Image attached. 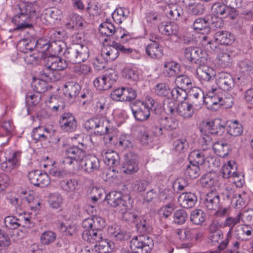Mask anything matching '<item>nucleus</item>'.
I'll return each instance as SVG.
<instances>
[{
  "label": "nucleus",
  "instance_id": "6e6552de",
  "mask_svg": "<svg viewBox=\"0 0 253 253\" xmlns=\"http://www.w3.org/2000/svg\"><path fill=\"white\" fill-rule=\"evenodd\" d=\"M196 106H199L197 102H189L187 99L175 105L173 101L169 102L166 109L170 113L171 116L178 115L185 119L191 118L195 112L200 109Z\"/></svg>",
  "mask_w": 253,
  "mask_h": 253
},
{
  "label": "nucleus",
  "instance_id": "5701e85b",
  "mask_svg": "<svg viewBox=\"0 0 253 253\" xmlns=\"http://www.w3.org/2000/svg\"><path fill=\"white\" fill-rule=\"evenodd\" d=\"M52 56L45 58L46 63L45 69L48 71H62L63 70L62 59L61 57H56L58 54H55L54 52Z\"/></svg>",
  "mask_w": 253,
  "mask_h": 253
},
{
  "label": "nucleus",
  "instance_id": "cd10ccee",
  "mask_svg": "<svg viewBox=\"0 0 253 253\" xmlns=\"http://www.w3.org/2000/svg\"><path fill=\"white\" fill-rule=\"evenodd\" d=\"M238 68L243 75L238 77L237 79L244 83L243 80L248 79L249 74L253 72V63L248 60L241 61L238 64Z\"/></svg>",
  "mask_w": 253,
  "mask_h": 253
},
{
  "label": "nucleus",
  "instance_id": "bf43d9fd",
  "mask_svg": "<svg viewBox=\"0 0 253 253\" xmlns=\"http://www.w3.org/2000/svg\"><path fill=\"white\" fill-rule=\"evenodd\" d=\"M39 93L28 92L26 95V103L28 106L37 105L40 101L41 95Z\"/></svg>",
  "mask_w": 253,
  "mask_h": 253
},
{
  "label": "nucleus",
  "instance_id": "13d9d810",
  "mask_svg": "<svg viewBox=\"0 0 253 253\" xmlns=\"http://www.w3.org/2000/svg\"><path fill=\"white\" fill-rule=\"evenodd\" d=\"M241 219L242 214L241 212L238 213V214L235 217L230 216L226 218L224 221V224L225 226H228L230 227L229 231L227 233L228 236H230L231 235L233 227L236 225L240 222Z\"/></svg>",
  "mask_w": 253,
  "mask_h": 253
},
{
  "label": "nucleus",
  "instance_id": "39448f33",
  "mask_svg": "<svg viewBox=\"0 0 253 253\" xmlns=\"http://www.w3.org/2000/svg\"><path fill=\"white\" fill-rule=\"evenodd\" d=\"M206 96L204 101L209 109L216 110L221 105L230 107L233 104V98L229 97L223 99L219 89L210 86L206 88Z\"/></svg>",
  "mask_w": 253,
  "mask_h": 253
},
{
  "label": "nucleus",
  "instance_id": "680f3d73",
  "mask_svg": "<svg viewBox=\"0 0 253 253\" xmlns=\"http://www.w3.org/2000/svg\"><path fill=\"white\" fill-rule=\"evenodd\" d=\"M103 76L108 84H109L110 88L118 79L117 72L116 70L112 68L107 70Z\"/></svg>",
  "mask_w": 253,
  "mask_h": 253
},
{
  "label": "nucleus",
  "instance_id": "774afa93",
  "mask_svg": "<svg viewBox=\"0 0 253 253\" xmlns=\"http://www.w3.org/2000/svg\"><path fill=\"white\" fill-rule=\"evenodd\" d=\"M187 217L186 211L183 210H178L173 214V221L177 224H183Z\"/></svg>",
  "mask_w": 253,
  "mask_h": 253
},
{
  "label": "nucleus",
  "instance_id": "7c9ffc66",
  "mask_svg": "<svg viewBox=\"0 0 253 253\" xmlns=\"http://www.w3.org/2000/svg\"><path fill=\"white\" fill-rule=\"evenodd\" d=\"M94 247V249L85 248L82 251L83 253H108L110 250V246L109 242L103 238L98 241Z\"/></svg>",
  "mask_w": 253,
  "mask_h": 253
},
{
  "label": "nucleus",
  "instance_id": "aec40b11",
  "mask_svg": "<svg viewBox=\"0 0 253 253\" xmlns=\"http://www.w3.org/2000/svg\"><path fill=\"white\" fill-rule=\"evenodd\" d=\"M200 182L202 186L212 188L214 190H217L220 185L216 173L212 172H208L203 175Z\"/></svg>",
  "mask_w": 253,
  "mask_h": 253
},
{
  "label": "nucleus",
  "instance_id": "58836bf2",
  "mask_svg": "<svg viewBox=\"0 0 253 253\" xmlns=\"http://www.w3.org/2000/svg\"><path fill=\"white\" fill-rule=\"evenodd\" d=\"M50 131L46 128L39 126L34 128L32 136L36 142L39 141H47L49 136Z\"/></svg>",
  "mask_w": 253,
  "mask_h": 253
},
{
  "label": "nucleus",
  "instance_id": "1a4fd4ad",
  "mask_svg": "<svg viewBox=\"0 0 253 253\" xmlns=\"http://www.w3.org/2000/svg\"><path fill=\"white\" fill-rule=\"evenodd\" d=\"M105 200L109 205L117 208L122 214L126 213L132 206L129 196L123 195L121 192L116 191L107 194Z\"/></svg>",
  "mask_w": 253,
  "mask_h": 253
},
{
  "label": "nucleus",
  "instance_id": "f3484780",
  "mask_svg": "<svg viewBox=\"0 0 253 253\" xmlns=\"http://www.w3.org/2000/svg\"><path fill=\"white\" fill-rule=\"evenodd\" d=\"M189 162L198 165L204 163H212L214 165V158L210 155L209 151H204L203 150H195L192 151L189 155Z\"/></svg>",
  "mask_w": 253,
  "mask_h": 253
},
{
  "label": "nucleus",
  "instance_id": "c756f323",
  "mask_svg": "<svg viewBox=\"0 0 253 253\" xmlns=\"http://www.w3.org/2000/svg\"><path fill=\"white\" fill-rule=\"evenodd\" d=\"M101 155L104 163L110 167H115L119 163V157L115 151L110 150H103Z\"/></svg>",
  "mask_w": 253,
  "mask_h": 253
},
{
  "label": "nucleus",
  "instance_id": "de8ad7c7",
  "mask_svg": "<svg viewBox=\"0 0 253 253\" xmlns=\"http://www.w3.org/2000/svg\"><path fill=\"white\" fill-rule=\"evenodd\" d=\"M185 176L189 178H196L200 174V170L199 165L190 163L186 166V168L184 170Z\"/></svg>",
  "mask_w": 253,
  "mask_h": 253
},
{
  "label": "nucleus",
  "instance_id": "c03bdc74",
  "mask_svg": "<svg viewBox=\"0 0 253 253\" xmlns=\"http://www.w3.org/2000/svg\"><path fill=\"white\" fill-rule=\"evenodd\" d=\"M77 121L70 113H64V132H73L77 128Z\"/></svg>",
  "mask_w": 253,
  "mask_h": 253
},
{
  "label": "nucleus",
  "instance_id": "4be33fe9",
  "mask_svg": "<svg viewBox=\"0 0 253 253\" xmlns=\"http://www.w3.org/2000/svg\"><path fill=\"white\" fill-rule=\"evenodd\" d=\"M216 84L220 90H229L234 86V82L232 76L227 73H221L216 80Z\"/></svg>",
  "mask_w": 253,
  "mask_h": 253
},
{
  "label": "nucleus",
  "instance_id": "7ed1b4c3",
  "mask_svg": "<svg viewBox=\"0 0 253 253\" xmlns=\"http://www.w3.org/2000/svg\"><path fill=\"white\" fill-rule=\"evenodd\" d=\"M85 154L82 150L76 147L70 148L66 150L64 164L73 165L75 169L83 170L90 173L97 170L100 167V162L97 158L91 156L85 160Z\"/></svg>",
  "mask_w": 253,
  "mask_h": 253
},
{
  "label": "nucleus",
  "instance_id": "2eb2a0df",
  "mask_svg": "<svg viewBox=\"0 0 253 253\" xmlns=\"http://www.w3.org/2000/svg\"><path fill=\"white\" fill-rule=\"evenodd\" d=\"M235 186L232 183L226 184L222 190L221 194L224 199L230 200L231 203L235 206H243L244 202L241 195L235 194Z\"/></svg>",
  "mask_w": 253,
  "mask_h": 253
},
{
  "label": "nucleus",
  "instance_id": "e2e57ef3",
  "mask_svg": "<svg viewBox=\"0 0 253 253\" xmlns=\"http://www.w3.org/2000/svg\"><path fill=\"white\" fill-rule=\"evenodd\" d=\"M205 7L203 4L199 2L190 3L188 4V11L191 14L201 15L204 13Z\"/></svg>",
  "mask_w": 253,
  "mask_h": 253
},
{
  "label": "nucleus",
  "instance_id": "f03ea898",
  "mask_svg": "<svg viewBox=\"0 0 253 253\" xmlns=\"http://www.w3.org/2000/svg\"><path fill=\"white\" fill-rule=\"evenodd\" d=\"M12 12L13 17L11 21L17 25L15 29L23 30L32 27L29 22L32 19L38 16L40 12V7L36 1L24 2L14 5Z\"/></svg>",
  "mask_w": 253,
  "mask_h": 253
},
{
  "label": "nucleus",
  "instance_id": "412c9836",
  "mask_svg": "<svg viewBox=\"0 0 253 253\" xmlns=\"http://www.w3.org/2000/svg\"><path fill=\"white\" fill-rule=\"evenodd\" d=\"M122 75L129 82H136L142 78V72L131 65L126 66L122 71Z\"/></svg>",
  "mask_w": 253,
  "mask_h": 253
},
{
  "label": "nucleus",
  "instance_id": "603ef678",
  "mask_svg": "<svg viewBox=\"0 0 253 253\" xmlns=\"http://www.w3.org/2000/svg\"><path fill=\"white\" fill-rule=\"evenodd\" d=\"M204 132H202L203 135L199 139V144L202 150L204 151H209L210 155H212L211 149V147L212 145V139L209 135L206 133L204 134Z\"/></svg>",
  "mask_w": 253,
  "mask_h": 253
},
{
  "label": "nucleus",
  "instance_id": "6e6d98bb",
  "mask_svg": "<svg viewBox=\"0 0 253 253\" xmlns=\"http://www.w3.org/2000/svg\"><path fill=\"white\" fill-rule=\"evenodd\" d=\"M228 132L233 136H238L242 134L243 127L241 124L237 121L229 122Z\"/></svg>",
  "mask_w": 253,
  "mask_h": 253
},
{
  "label": "nucleus",
  "instance_id": "4c0bfd02",
  "mask_svg": "<svg viewBox=\"0 0 253 253\" xmlns=\"http://www.w3.org/2000/svg\"><path fill=\"white\" fill-rule=\"evenodd\" d=\"M179 72L180 66L177 62L173 61L165 62L163 68V73L166 76L174 77Z\"/></svg>",
  "mask_w": 253,
  "mask_h": 253
},
{
  "label": "nucleus",
  "instance_id": "4468645a",
  "mask_svg": "<svg viewBox=\"0 0 253 253\" xmlns=\"http://www.w3.org/2000/svg\"><path fill=\"white\" fill-rule=\"evenodd\" d=\"M225 121L221 119L217 118L204 124L201 129V131L221 135L225 131Z\"/></svg>",
  "mask_w": 253,
  "mask_h": 253
},
{
  "label": "nucleus",
  "instance_id": "e433bc0d",
  "mask_svg": "<svg viewBox=\"0 0 253 253\" xmlns=\"http://www.w3.org/2000/svg\"><path fill=\"white\" fill-rule=\"evenodd\" d=\"M116 42H113L112 44L104 46L101 50V53L108 62L116 59L119 56L118 51L115 46Z\"/></svg>",
  "mask_w": 253,
  "mask_h": 253
},
{
  "label": "nucleus",
  "instance_id": "72a5a7b5",
  "mask_svg": "<svg viewBox=\"0 0 253 253\" xmlns=\"http://www.w3.org/2000/svg\"><path fill=\"white\" fill-rule=\"evenodd\" d=\"M123 168L126 173L129 174L137 171L139 169L137 157L135 155H131L130 157L128 156Z\"/></svg>",
  "mask_w": 253,
  "mask_h": 253
},
{
  "label": "nucleus",
  "instance_id": "3c124183",
  "mask_svg": "<svg viewBox=\"0 0 253 253\" xmlns=\"http://www.w3.org/2000/svg\"><path fill=\"white\" fill-rule=\"evenodd\" d=\"M206 213L200 209L193 210L190 214V220L194 224L200 225L203 223L206 219Z\"/></svg>",
  "mask_w": 253,
  "mask_h": 253
},
{
  "label": "nucleus",
  "instance_id": "8fccbe9b",
  "mask_svg": "<svg viewBox=\"0 0 253 253\" xmlns=\"http://www.w3.org/2000/svg\"><path fill=\"white\" fill-rule=\"evenodd\" d=\"M108 231L110 237L116 240H122L124 239L126 235L125 231L117 224L109 227Z\"/></svg>",
  "mask_w": 253,
  "mask_h": 253
},
{
  "label": "nucleus",
  "instance_id": "338daca9",
  "mask_svg": "<svg viewBox=\"0 0 253 253\" xmlns=\"http://www.w3.org/2000/svg\"><path fill=\"white\" fill-rule=\"evenodd\" d=\"M173 145L175 151L178 153L185 152L189 147L187 141L184 138L176 140L173 142Z\"/></svg>",
  "mask_w": 253,
  "mask_h": 253
},
{
  "label": "nucleus",
  "instance_id": "dca6fc26",
  "mask_svg": "<svg viewBox=\"0 0 253 253\" xmlns=\"http://www.w3.org/2000/svg\"><path fill=\"white\" fill-rule=\"evenodd\" d=\"M28 177L31 184L38 187H44L50 183L48 175L38 169L30 171L28 174Z\"/></svg>",
  "mask_w": 253,
  "mask_h": 253
},
{
  "label": "nucleus",
  "instance_id": "393cba45",
  "mask_svg": "<svg viewBox=\"0 0 253 253\" xmlns=\"http://www.w3.org/2000/svg\"><path fill=\"white\" fill-rule=\"evenodd\" d=\"M66 25L69 28L82 29L85 22L82 16L78 14L72 12L66 18Z\"/></svg>",
  "mask_w": 253,
  "mask_h": 253
},
{
  "label": "nucleus",
  "instance_id": "f704fd0d",
  "mask_svg": "<svg viewBox=\"0 0 253 253\" xmlns=\"http://www.w3.org/2000/svg\"><path fill=\"white\" fill-rule=\"evenodd\" d=\"M40 73L42 76V79H35L34 78V80L31 84L32 87L34 91L39 93H43L46 91L49 87H51V86H49L47 83L49 81H46V80L43 78V72L41 71Z\"/></svg>",
  "mask_w": 253,
  "mask_h": 253
},
{
  "label": "nucleus",
  "instance_id": "ddd939ff",
  "mask_svg": "<svg viewBox=\"0 0 253 253\" xmlns=\"http://www.w3.org/2000/svg\"><path fill=\"white\" fill-rule=\"evenodd\" d=\"M184 54L186 60L196 64L205 63L208 59L207 52L198 47H187L185 49Z\"/></svg>",
  "mask_w": 253,
  "mask_h": 253
},
{
  "label": "nucleus",
  "instance_id": "052dcab7",
  "mask_svg": "<svg viewBox=\"0 0 253 253\" xmlns=\"http://www.w3.org/2000/svg\"><path fill=\"white\" fill-rule=\"evenodd\" d=\"M60 71H48V69H44L42 71L46 81L49 82H56L61 78V75L59 73Z\"/></svg>",
  "mask_w": 253,
  "mask_h": 253
},
{
  "label": "nucleus",
  "instance_id": "c9c22d12",
  "mask_svg": "<svg viewBox=\"0 0 253 253\" xmlns=\"http://www.w3.org/2000/svg\"><path fill=\"white\" fill-rule=\"evenodd\" d=\"M82 237L89 243L95 244L100 241L102 239V235L101 230L92 229L91 230H84Z\"/></svg>",
  "mask_w": 253,
  "mask_h": 253
},
{
  "label": "nucleus",
  "instance_id": "a211bd4d",
  "mask_svg": "<svg viewBox=\"0 0 253 253\" xmlns=\"http://www.w3.org/2000/svg\"><path fill=\"white\" fill-rule=\"evenodd\" d=\"M176 2L177 0H173V1L166 2L167 4L163 9L166 16L168 18L173 20H178L183 14L182 9L176 4Z\"/></svg>",
  "mask_w": 253,
  "mask_h": 253
},
{
  "label": "nucleus",
  "instance_id": "09e8293b",
  "mask_svg": "<svg viewBox=\"0 0 253 253\" xmlns=\"http://www.w3.org/2000/svg\"><path fill=\"white\" fill-rule=\"evenodd\" d=\"M64 94H68L70 98H74L78 94L81 87L78 84L71 82L64 84Z\"/></svg>",
  "mask_w": 253,
  "mask_h": 253
},
{
  "label": "nucleus",
  "instance_id": "37998d69",
  "mask_svg": "<svg viewBox=\"0 0 253 253\" xmlns=\"http://www.w3.org/2000/svg\"><path fill=\"white\" fill-rule=\"evenodd\" d=\"M217 63L223 68L230 67L232 64V58L225 50H222L217 56Z\"/></svg>",
  "mask_w": 253,
  "mask_h": 253
},
{
  "label": "nucleus",
  "instance_id": "a19ab883",
  "mask_svg": "<svg viewBox=\"0 0 253 253\" xmlns=\"http://www.w3.org/2000/svg\"><path fill=\"white\" fill-rule=\"evenodd\" d=\"M237 166L233 160L229 161L224 164L221 169L223 177L225 178L231 177L237 171Z\"/></svg>",
  "mask_w": 253,
  "mask_h": 253
},
{
  "label": "nucleus",
  "instance_id": "6ab92c4d",
  "mask_svg": "<svg viewBox=\"0 0 253 253\" xmlns=\"http://www.w3.org/2000/svg\"><path fill=\"white\" fill-rule=\"evenodd\" d=\"M196 69V74L201 81L208 82L209 83L215 76V72L213 68L205 65V63L199 64Z\"/></svg>",
  "mask_w": 253,
  "mask_h": 253
},
{
  "label": "nucleus",
  "instance_id": "f8f14e48",
  "mask_svg": "<svg viewBox=\"0 0 253 253\" xmlns=\"http://www.w3.org/2000/svg\"><path fill=\"white\" fill-rule=\"evenodd\" d=\"M54 36L55 39L51 42H45L42 41H38L36 45L38 48H42L45 51L51 50L55 54L60 53L63 49V32L60 31H56L54 33Z\"/></svg>",
  "mask_w": 253,
  "mask_h": 253
},
{
  "label": "nucleus",
  "instance_id": "423d86ee",
  "mask_svg": "<svg viewBox=\"0 0 253 253\" xmlns=\"http://www.w3.org/2000/svg\"><path fill=\"white\" fill-rule=\"evenodd\" d=\"M37 43L30 41L28 42L27 40L20 41L17 45L19 50L24 54L23 58L28 64L37 65L40 63L41 59L43 57V49L42 52H39L34 47H37Z\"/></svg>",
  "mask_w": 253,
  "mask_h": 253
},
{
  "label": "nucleus",
  "instance_id": "69168bd1",
  "mask_svg": "<svg viewBox=\"0 0 253 253\" xmlns=\"http://www.w3.org/2000/svg\"><path fill=\"white\" fill-rule=\"evenodd\" d=\"M19 219L13 216H7L4 221L5 226L9 229H15L20 225Z\"/></svg>",
  "mask_w": 253,
  "mask_h": 253
},
{
  "label": "nucleus",
  "instance_id": "9b49d317",
  "mask_svg": "<svg viewBox=\"0 0 253 253\" xmlns=\"http://www.w3.org/2000/svg\"><path fill=\"white\" fill-rule=\"evenodd\" d=\"M85 125L90 129L100 128V130L95 131V133L100 135H105L104 138L106 140L108 139L109 141L113 140V136L110 134L113 130L110 128L109 121L106 117L90 119L86 122Z\"/></svg>",
  "mask_w": 253,
  "mask_h": 253
},
{
  "label": "nucleus",
  "instance_id": "864d4df0",
  "mask_svg": "<svg viewBox=\"0 0 253 253\" xmlns=\"http://www.w3.org/2000/svg\"><path fill=\"white\" fill-rule=\"evenodd\" d=\"M194 234V229L189 228L177 229L176 230V237L180 240L189 241L192 238V235Z\"/></svg>",
  "mask_w": 253,
  "mask_h": 253
},
{
  "label": "nucleus",
  "instance_id": "49530a36",
  "mask_svg": "<svg viewBox=\"0 0 253 253\" xmlns=\"http://www.w3.org/2000/svg\"><path fill=\"white\" fill-rule=\"evenodd\" d=\"M200 44L206 50H214L217 48L216 42L214 40V36L210 35L204 36L200 42Z\"/></svg>",
  "mask_w": 253,
  "mask_h": 253
},
{
  "label": "nucleus",
  "instance_id": "0eeeda50",
  "mask_svg": "<svg viewBox=\"0 0 253 253\" xmlns=\"http://www.w3.org/2000/svg\"><path fill=\"white\" fill-rule=\"evenodd\" d=\"M155 101L150 96L144 100H136L130 105L134 118L138 121L143 122L148 119L150 116V110L155 107Z\"/></svg>",
  "mask_w": 253,
  "mask_h": 253
},
{
  "label": "nucleus",
  "instance_id": "ea45409f",
  "mask_svg": "<svg viewBox=\"0 0 253 253\" xmlns=\"http://www.w3.org/2000/svg\"><path fill=\"white\" fill-rule=\"evenodd\" d=\"M129 14V11L127 8L118 7L112 13V17L116 23L120 24L126 19Z\"/></svg>",
  "mask_w": 253,
  "mask_h": 253
},
{
  "label": "nucleus",
  "instance_id": "b1692460",
  "mask_svg": "<svg viewBox=\"0 0 253 253\" xmlns=\"http://www.w3.org/2000/svg\"><path fill=\"white\" fill-rule=\"evenodd\" d=\"M204 205L209 211L217 210L219 207L218 195L212 191L208 193L205 198Z\"/></svg>",
  "mask_w": 253,
  "mask_h": 253
},
{
  "label": "nucleus",
  "instance_id": "f257e3e1",
  "mask_svg": "<svg viewBox=\"0 0 253 253\" xmlns=\"http://www.w3.org/2000/svg\"><path fill=\"white\" fill-rule=\"evenodd\" d=\"M236 15L233 9L223 4L214 3L211 7L210 18L208 19L197 18L193 24V28L196 33L208 35L210 32V25L214 29L222 28L224 25L222 17L233 18Z\"/></svg>",
  "mask_w": 253,
  "mask_h": 253
},
{
  "label": "nucleus",
  "instance_id": "a878e982",
  "mask_svg": "<svg viewBox=\"0 0 253 253\" xmlns=\"http://www.w3.org/2000/svg\"><path fill=\"white\" fill-rule=\"evenodd\" d=\"M197 200V197L192 192L182 193L178 198V202L180 206L186 209L194 207Z\"/></svg>",
  "mask_w": 253,
  "mask_h": 253
},
{
  "label": "nucleus",
  "instance_id": "9d476101",
  "mask_svg": "<svg viewBox=\"0 0 253 253\" xmlns=\"http://www.w3.org/2000/svg\"><path fill=\"white\" fill-rule=\"evenodd\" d=\"M153 245L152 239L147 236H135L130 242L131 250L124 249L121 253H148L152 250Z\"/></svg>",
  "mask_w": 253,
  "mask_h": 253
},
{
  "label": "nucleus",
  "instance_id": "a18cd8bd",
  "mask_svg": "<svg viewBox=\"0 0 253 253\" xmlns=\"http://www.w3.org/2000/svg\"><path fill=\"white\" fill-rule=\"evenodd\" d=\"M212 149L217 155L224 158L228 154L229 146L223 141H217L212 145Z\"/></svg>",
  "mask_w": 253,
  "mask_h": 253
},
{
  "label": "nucleus",
  "instance_id": "79ce46f5",
  "mask_svg": "<svg viewBox=\"0 0 253 253\" xmlns=\"http://www.w3.org/2000/svg\"><path fill=\"white\" fill-rule=\"evenodd\" d=\"M115 31V27L114 25L108 21H105L101 23L99 27V32L100 34L103 37L106 36V38L103 39L104 42H107V38L113 36Z\"/></svg>",
  "mask_w": 253,
  "mask_h": 253
},
{
  "label": "nucleus",
  "instance_id": "0e129e2a",
  "mask_svg": "<svg viewBox=\"0 0 253 253\" xmlns=\"http://www.w3.org/2000/svg\"><path fill=\"white\" fill-rule=\"evenodd\" d=\"M48 202L52 208L58 209L62 204V196L58 193H54L50 196Z\"/></svg>",
  "mask_w": 253,
  "mask_h": 253
},
{
  "label": "nucleus",
  "instance_id": "473e14b6",
  "mask_svg": "<svg viewBox=\"0 0 253 253\" xmlns=\"http://www.w3.org/2000/svg\"><path fill=\"white\" fill-rule=\"evenodd\" d=\"M253 233V228L250 225L245 224L235 228V237L241 241H246Z\"/></svg>",
  "mask_w": 253,
  "mask_h": 253
},
{
  "label": "nucleus",
  "instance_id": "20e7f679",
  "mask_svg": "<svg viewBox=\"0 0 253 253\" xmlns=\"http://www.w3.org/2000/svg\"><path fill=\"white\" fill-rule=\"evenodd\" d=\"M83 39L82 34L74 36V42L64 51V56L70 62L73 63H81L89 57L88 47L81 43Z\"/></svg>",
  "mask_w": 253,
  "mask_h": 253
},
{
  "label": "nucleus",
  "instance_id": "5fc2aeb1",
  "mask_svg": "<svg viewBox=\"0 0 253 253\" xmlns=\"http://www.w3.org/2000/svg\"><path fill=\"white\" fill-rule=\"evenodd\" d=\"M170 92L172 99L179 102L187 99V94L185 89L176 86Z\"/></svg>",
  "mask_w": 253,
  "mask_h": 253
},
{
  "label": "nucleus",
  "instance_id": "4d7b16f0",
  "mask_svg": "<svg viewBox=\"0 0 253 253\" xmlns=\"http://www.w3.org/2000/svg\"><path fill=\"white\" fill-rule=\"evenodd\" d=\"M175 84L176 86L184 89L189 88L192 86L191 79L186 75H180L176 76L175 80Z\"/></svg>",
  "mask_w": 253,
  "mask_h": 253
},
{
  "label": "nucleus",
  "instance_id": "bb28decb",
  "mask_svg": "<svg viewBox=\"0 0 253 253\" xmlns=\"http://www.w3.org/2000/svg\"><path fill=\"white\" fill-rule=\"evenodd\" d=\"M214 40L216 44L230 45L232 44L235 38L234 35L227 31H220L217 32L214 36Z\"/></svg>",
  "mask_w": 253,
  "mask_h": 253
},
{
  "label": "nucleus",
  "instance_id": "2f4dec72",
  "mask_svg": "<svg viewBox=\"0 0 253 253\" xmlns=\"http://www.w3.org/2000/svg\"><path fill=\"white\" fill-rule=\"evenodd\" d=\"M158 28L162 34L167 36H176L179 30V27L177 24L173 22H169L160 23L158 25Z\"/></svg>",
  "mask_w": 253,
  "mask_h": 253
},
{
  "label": "nucleus",
  "instance_id": "c85d7f7f",
  "mask_svg": "<svg viewBox=\"0 0 253 253\" xmlns=\"http://www.w3.org/2000/svg\"><path fill=\"white\" fill-rule=\"evenodd\" d=\"M145 51L148 56L154 59L159 58L163 54L162 46L154 41H152L146 46Z\"/></svg>",
  "mask_w": 253,
  "mask_h": 253
}]
</instances>
